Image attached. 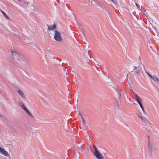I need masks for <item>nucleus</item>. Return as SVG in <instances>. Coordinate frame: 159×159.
<instances>
[{
    "mask_svg": "<svg viewBox=\"0 0 159 159\" xmlns=\"http://www.w3.org/2000/svg\"><path fill=\"white\" fill-rule=\"evenodd\" d=\"M54 38L55 40L59 42H61L62 40L60 33L56 30L55 31Z\"/></svg>",
    "mask_w": 159,
    "mask_h": 159,
    "instance_id": "nucleus-1",
    "label": "nucleus"
},
{
    "mask_svg": "<svg viewBox=\"0 0 159 159\" xmlns=\"http://www.w3.org/2000/svg\"><path fill=\"white\" fill-rule=\"evenodd\" d=\"M133 93L134 95L135 99L139 106L142 105L141 103V98L139 96L135 93L134 92H133Z\"/></svg>",
    "mask_w": 159,
    "mask_h": 159,
    "instance_id": "nucleus-2",
    "label": "nucleus"
},
{
    "mask_svg": "<svg viewBox=\"0 0 159 159\" xmlns=\"http://www.w3.org/2000/svg\"><path fill=\"white\" fill-rule=\"evenodd\" d=\"M94 155L98 159H104L103 155L101 154L99 152H96V153H93Z\"/></svg>",
    "mask_w": 159,
    "mask_h": 159,
    "instance_id": "nucleus-3",
    "label": "nucleus"
},
{
    "mask_svg": "<svg viewBox=\"0 0 159 159\" xmlns=\"http://www.w3.org/2000/svg\"><path fill=\"white\" fill-rule=\"evenodd\" d=\"M11 52L13 58L17 59H19V55L16 51H11Z\"/></svg>",
    "mask_w": 159,
    "mask_h": 159,
    "instance_id": "nucleus-4",
    "label": "nucleus"
},
{
    "mask_svg": "<svg viewBox=\"0 0 159 159\" xmlns=\"http://www.w3.org/2000/svg\"><path fill=\"white\" fill-rule=\"evenodd\" d=\"M0 152H1L2 154L8 157L9 156L8 152L4 149L1 148L0 147Z\"/></svg>",
    "mask_w": 159,
    "mask_h": 159,
    "instance_id": "nucleus-5",
    "label": "nucleus"
},
{
    "mask_svg": "<svg viewBox=\"0 0 159 159\" xmlns=\"http://www.w3.org/2000/svg\"><path fill=\"white\" fill-rule=\"evenodd\" d=\"M150 78L152 79L154 81L156 82L157 83H159V79L158 78L157 76L156 75L152 76V77Z\"/></svg>",
    "mask_w": 159,
    "mask_h": 159,
    "instance_id": "nucleus-6",
    "label": "nucleus"
},
{
    "mask_svg": "<svg viewBox=\"0 0 159 159\" xmlns=\"http://www.w3.org/2000/svg\"><path fill=\"white\" fill-rule=\"evenodd\" d=\"M18 93L22 98H25V94L22 91L19 89H18Z\"/></svg>",
    "mask_w": 159,
    "mask_h": 159,
    "instance_id": "nucleus-7",
    "label": "nucleus"
},
{
    "mask_svg": "<svg viewBox=\"0 0 159 159\" xmlns=\"http://www.w3.org/2000/svg\"><path fill=\"white\" fill-rule=\"evenodd\" d=\"M48 30H52L55 29L56 27V25L55 24H54L52 25H48Z\"/></svg>",
    "mask_w": 159,
    "mask_h": 159,
    "instance_id": "nucleus-8",
    "label": "nucleus"
},
{
    "mask_svg": "<svg viewBox=\"0 0 159 159\" xmlns=\"http://www.w3.org/2000/svg\"><path fill=\"white\" fill-rule=\"evenodd\" d=\"M19 105L21 107V108L23 109L24 110H25L26 108L24 106L23 103L21 102H19Z\"/></svg>",
    "mask_w": 159,
    "mask_h": 159,
    "instance_id": "nucleus-9",
    "label": "nucleus"
},
{
    "mask_svg": "<svg viewBox=\"0 0 159 159\" xmlns=\"http://www.w3.org/2000/svg\"><path fill=\"white\" fill-rule=\"evenodd\" d=\"M24 110L25 111L27 112L28 114L31 117H32V118L34 117L31 114V113L30 112H29V111L27 108H26Z\"/></svg>",
    "mask_w": 159,
    "mask_h": 159,
    "instance_id": "nucleus-10",
    "label": "nucleus"
},
{
    "mask_svg": "<svg viewBox=\"0 0 159 159\" xmlns=\"http://www.w3.org/2000/svg\"><path fill=\"white\" fill-rule=\"evenodd\" d=\"M148 149L149 151L151 152L152 149V146L150 144L149 142V143L148 145Z\"/></svg>",
    "mask_w": 159,
    "mask_h": 159,
    "instance_id": "nucleus-11",
    "label": "nucleus"
},
{
    "mask_svg": "<svg viewBox=\"0 0 159 159\" xmlns=\"http://www.w3.org/2000/svg\"><path fill=\"white\" fill-rule=\"evenodd\" d=\"M1 11L3 13L4 16L8 19H9V18L7 15L6 13L2 10H1Z\"/></svg>",
    "mask_w": 159,
    "mask_h": 159,
    "instance_id": "nucleus-12",
    "label": "nucleus"
},
{
    "mask_svg": "<svg viewBox=\"0 0 159 159\" xmlns=\"http://www.w3.org/2000/svg\"><path fill=\"white\" fill-rule=\"evenodd\" d=\"M139 117L141 120L142 121H145V120L143 117L142 116L139 115Z\"/></svg>",
    "mask_w": 159,
    "mask_h": 159,
    "instance_id": "nucleus-13",
    "label": "nucleus"
},
{
    "mask_svg": "<svg viewBox=\"0 0 159 159\" xmlns=\"http://www.w3.org/2000/svg\"><path fill=\"white\" fill-rule=\"evenodd\" d=\"M134 69H133V70H139V66H133Z\"/></svg>",
    "mask_w": 159,
    "mask_h": 159,
    "instance_id": "nucleus-14",
    "label": "nucleus"
},
{
    "mask_svg": "<svg viewBox=\"0 0 159 159\" xmlns=\"http://www.w3.org/2000/svg\"><path fill=\"white\" fill-rule=\"evenodd\" d=\"M93 148L94 150V152L93 153H96V152H98V150L97 148L94 145H93Z\"/></svg>",
    "mask_w": 159,
    "mask_h": 159,
    "instance_id": "nucleus-15",
    "label": "nucleus"
},
{
    "mask_svg": "<svg viewBox=\"0 0 159 159\" xmlns=\"http://www.w3.org/2000/svg\"><path fill=\"white\" fill-rule=\"evenodd\" d=\"M116 91H117V93L118 94V97L119 99H120V96H121L120 93V92H118L117 90H116Z\"/></svg>",
    "mask_w": 159,
    "mask_h": 159,
    "instance_id": "nucleus-16",
    "label": "nucleus"
},
{
    "mask_svg": "<svg viewBox=\"0 0 159 159\" xmlns=\"http://www.w3.org/2000/svg\"><path fill=\"white\" fill-rule=\"evenodd\" d=\"M146 73L147 74V75L150 78L152 77V75L148 73L147 71H146Z\"/></svg>",
    "mask_w": 159,
    "mask_h": 159,
    "instance_id": "nucleus-17",
    "label": "nucleus"
},
{
    "mask_svg": "<svg viewBox=\"0 0 159 159\" xmlns=\"http://www.w3.org/2000/svg\"><path fill=\"white\" fill-rule=\"evenodd\" d=\"M134 74H135V73L139 74V70H137L136 71H134Z\"/></svg>",
    "mask_w": 159,
    "mask_h": 159,
    "instance_id": "nucleus-18",
    "label": "nucleus"
},
{
    "mask_svg": "<svg viewBox=\"0 0 159 159\" xmlns=\"http://www.w3.org/2000/svg\"><path fill=\"white\" fill-rule=\"evenodd\" d=\"M142 110H143V112L145 113V110H144V108H143H143H141Z\"/></svg>",
    "mask_w": 159,
    "mask_h": 159,
    "instance_id": "nucleus-19",
    "label": "nucleus"
},
{
    "mask_svg": "<svg viewBox=\"0 0 159 159\" xmlns=\"http://www.w3.org/2000/svg\"><path fill=\"white\" fill-rule=\"evenodd\" d=\"M135 4H136V6L138 8H139V5L137 4L136 3H135Z\"/></svg>",
    "mask_w": 159,
    "mask_h": 159,
    "instance_id": "nucleus-20",
    "label": "nucleus"
},
{
    "mask_svg": "<svg viewBox=\"0 0 159 159\" xmlns=\"http://www.w3.org/2000/svg\"><path fill=\"white\" fill-rule=\"evenodd\" d=\"M79 114L81 118L82 119L83 118L82 116L81 113L80 112H79Z\"/></svg>",
    "mask_w": 159,
    "mask_h": 159,
    "instance_id": "nucleus-21",
    "label": "nucleus"
},
{
    "mask_svg": "<svg viewBox=\"0 0 159 159\" xmlns=\"http://www.w3.org/2000/svg\"><path fill=\"white\" fill-rule=\"evenodd\" d=\"M142 64V65H143V67H144V70H145V71L146 72V69H145V66H144V65H143Z\"/></svg>",
    "mask_w": 159,
    "mask_h": 159,
    "instance_id": "nucleus-22",
    "label": "nucleus"
},
{
    "mask_svg": "<svg viewBox=\"0 0 159 159\" xmlns=\"http://www.w3.org/2000/svg\"><path fill=\"white\" fill-rule=\"evenodd\" d=\"M140 106V107L141 108H143V105H142Z\"/></svg>",
    "mask_w": 159,
    "mask_h": 159,
    "instance_id": "nucleus-23",
    "label": "nucleus"
},
{
    "mask_svg": "<svg viewBox=\"0 0 159 159\" xmlns=\"http://www.w3.org/2000/svg\"><path fill=\"white\" fill-rule=\"evenodd\" d=\"M18 0L20 2L21 1V0Z\"/></svg>",
    "mask_w": 159,
    "mask_h": 159,
    "instance_id": "nucleus-24",
    "label": "nucleus"
},
{
    "mask_svg": "<svg viewBox=\"0 0 159 159\" xmlns=\"http://www.w3.org/2000/svg\"><path fill=\"white\" fill-rule=\"evenodd\" d=\"M18 0L20 2L21 1V0Z\"/></svg>",
    "mask_w": 159,
    "mask_h": 159,
    "instance_id": "nucleus-25",
    "label": "nucleus"
},
{
    "mask_svg": "<svg viewBox=\"0 0 159 159\" xmlns=\"http://www.w3.org/2000/svg\"><path fill=\"white\" fill-rule=\"evenodd\" d=\"M139 59H140V57L139 56Z\"/></svg>",
    "mask_w": 159,
    "mask_h": 159,
    "instance_id": "nucleus-26",
    "label": "nucleus"
},
{
    "mask_svg": "<svg viewBox=\"0 0 159 159\" xmlns=\"http://www.w3.org/2000/svg\"><path fill=\"white\" fill-rule=\"evenodd\" d=\"M0 116L1 117H2V116Z\"/></svg>",
    "mask_w": 159,
    "mask_h": 159,
    "instance_id": "nucleus-27",
    "label": "nucleus"
},
{
    "mask_svg": "<svg viewBox=\"0 0 159 159\" xmlns=\"http://www.w3.org/2000/svg\"><path fill=\"white\" fill-rule=\"evenodd\" d=\"M111 0V1H113V0Z\"/></svg>",
    "mask_w": 159,
    "mask_h": 159,
    "instance_id": "nucleus-28",
    "label": "nucleus"
}]
</instances>
